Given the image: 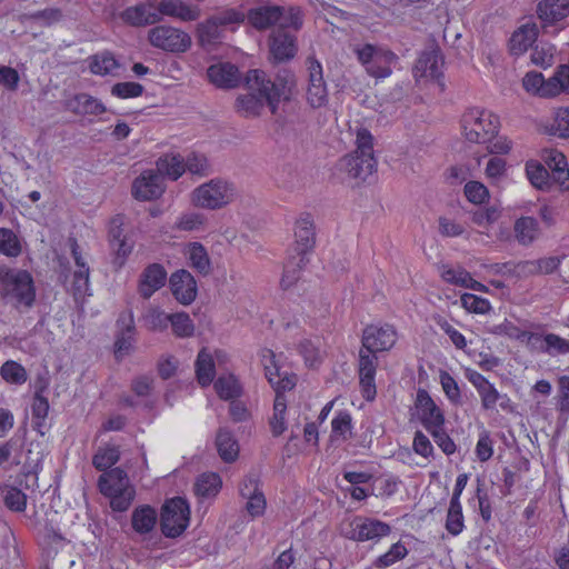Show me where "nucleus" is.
I'll use <instances>...</instances> for the list:
<instances>
[{
	"label": "nucleus",
	"mask_w": 569,
	"mask_h": 569,
	"mask_svg": "<svg viewBox=\"0 0 569 569\" xmlns=\"http://www.w3.org/2000/svg\"><path fill=\"white\" fill-rule=\"evenodd\" d=\"M499 118L485 109H468L461 118L462 134L471 143L489 141L499 132Z\"/></svg>",
	"instance_id": "20e7f679"
},
{
	"label": "nucleus",
	"mask_w": 569,
	"mask_h": 569,
	"mask_svg": "<svg viewBox=\"0 0 569 569\" xmlns=\"http://www.w3.org/2000/svg\"><path fill=\"white\" fill-rule=\"evenodd\" d=\"M98 487L102 495H113L131 486L127 472L121 468H113L99 477Z\"/></svg>",
	"instance_id": "cd10ccee"
},
{
	"label": "nucleus",
	"mask_w": 569,
	"mask_h": 569,
	"mask_svg": "<svg viewBox=\"0 0 569 569\" xmlns=\"http://www.w3.org/2000/svg\"><path fill=\"white\" fill-rule=\"evenodd\" d=\"M198 37L202 46L214 44L219 42L222 37L221 27L213 18H209L206 22L199 26Z\"/></svg>",
	"instance_id": "de8ad7c7"
},
{
	"label": "nucleus",
	"mask_w": 569,
	"mask_h": 569,
	"mask_svg": "<svg viewBox=\"0 0 569 569\" xmlns=\"http://www.w3.org/2000/svg\"><path fill=\"white\" fill-rule=\"evenodd\" d=\"M376 352H368L363 347L359 352V383L365 399L372 401L376 397L377 389L375 376L377 369Z\"/></svg>",
	"instance_id": "4468645a"
},
{
	"label": "nucleus",
	"mask_w": 569,
	"mask_h": 569,
	"mask_svg": "<svg viewBox=\"0 0 569 569\" xmlns=\"http://www.w3.org/2000/svg\"><path fill=\"white\" fill-rule=\"evenodd\" d=\"M234 197V186L217 178L197 187L192 192V202L197 207L216 210L230 203Z\"/></svg>",
	"instance_id": "423d86ee"
},
{
	"label": "nucleus",
	"mask_w": 569,
	"mask_h": 569,
	"mask_svg": "<svg viewBox=\"0 0 569 569\" xmlns=\"http://www.w3.org/2000/svg\"><path fill=\"white\" fill-rule=\"evenodd\" d=\"M46 386L37 389L33 401H32V417H33V429L37 430L41 436L46 435L47 423L46 418L49 412V401L42 396Z\"/></svg>",
	"instance_id": "473e14b6"
},
{
	"label": "nucleus",
	"mask_w": 569,
	"mask_h": 569,
	"mask_svg": "<svg viewBox=\"0 0 569 569\" xmlns=\"http://www.w3.org/2000/svg\"><path fill=\"white\" fill-rule=\"evenodd\" d=\"M407 555L408 549L403 543L398 541L393 543L386 553L378 557L375 560L373 566L378 569H385L403 559Z\"/></svg>",
	"instance_id": "49530a36"
},
{
	"label": "nucleus",
	"mask_w": 569,
	"mask_h": 569,
	"mask_svg": "<svg viewBox=\"0 0 569 569\" xmlns=\"http://www.w3.org/2000/svg\"><path fill=\"white\" fill-rule=\"evenodd\" d=\"M356 146L357 149L355 150V153L366 157H375L373 136L368 129L360 126L356 128Z\"/></svg>",
	"instance_id": "13d9d810"
},
{
	"label": "nucleus",
	"mask_w": 569,
	"mask_h": 569,
	"mask_svg": "<svg viewBox=\"0 0 569 569\" xmlns=\"http://www.w3.org/2000/svg\"><path fill=\"white\" fill-rule=\"evenodd\" d=\"M189 259L191 266L201 274H208L210 272V260L204 247L194 242L189 248Z\"/></svg>",
	"instance_id": "09e8293b"
},
{
	"label": "nucleus",
	"mask_w": 569,
	"mask_h": 569,
	"mask_svg": "<svg viewBox=\"0 0 569 569\" xmlns=\"http://www.w3.org/2000/svg\"><path fill=\"white\" fill-rule=\"evenodd\" d=\"M169 322L176 336L186 338L191 337L194 332V326L189 315L186 312H178L170 315Z\"/></svg>",
	"instance_id": "3c124183"
},
{
	"label": "nucleus",
	"mask_w": 569,
	"mask_h": 569,
	"mask_svg": "<svg viewBox=\"0 0 569 569\" xmlns=\"http://www.w3.org/2000/svg\"><path fill=\"white\" fill-rule=\"evenodd\" d=\"M163 192V179L154 170H144L132 183V196L140 201L158 199Z\"/></svg>",
	"instance_id": "f8f14e48"
},
{
	"label": "nucleus",
	"mask_w": 569,
	"mask_h": 569,
	"mask_svg": "<svg viewBox=\"0 0 569 569\" xmlns=\"http://www.w3.org/2000/svg\"><path fill=\"white\" fill-rule=\"evenodd\" d=\"M307 101L313 109L321 108L328 102V88L323 73H309Z\"/></svg>",
	"instance_id": "c756f323"
},
{
	"label": "nucleus",
	"mask_w": 569,
	"mask_h": 569,
	"mask_svg": "<svg viewBox=\"0 0 569 569\" xmlns=\"http://www.w3.org/2000/svg\"><path fill=\"white\" fill-rule=\"evenodd\" d=\"M398 61V57L391 50L378 46L377 57L375 60L376 71H390V67L395 66Z\"/></svg>",
	"instance_id": "774afa93"
},
{
	"label": "nucleus",
	"mask_w": 569,
	"mask_h": 569,
	"mask_svg": "<svg viewBox=\"0 0 569 569\" xmlns=\"http://www.w3.org/2000/svg\"><path fill=\"white\" fill-rule=\"evenodd\" d=\"M295 251L297 253L308 254L316 243V231L311 216L302 214L296 222L295 228Z\"/></svg>",
	"instance_id": "aec40b11"
},
{
	"label": "nucleus",
	"mask_w": 569,
	"mask_h": 569,
	"mask_svg": "<svg viewBox=\"0 0 569 569\" xmlns=\"http://www.w3.org/2000/svg\"><path fill=\"white\" fill-rule=\"evenodd\" d=\"M2 296L13 302L16 308H31L36 300L32 276L27 270L0 269Z\"/></svg>",
	"instance_id": "7ed1b4c3"
},
{
	"label": "nucleus",
	"mask_w": 569,
	"mask_h": 569,
	"mask_svg": "<svg viewBox=\"0 0 569 569\" xmlns=\"http://www.w3.org/2000/svg\"><path fill=\"white\" fill-rule=\"evenodd\" d=\"M157 511L149 505L139 506L132 511L131 525L133 530L140 535L151 532L157 525Z\"/></svg>",
	"instance_id": "7c9ffc66"
},
{
	"label": "nucleus",
	"mask_w": 569,
	"mask_h": 569,
	"mask_svg": "<svg viewBox=\"0 0 569 569\" xmlns=\"http://www.w3.org/2000/svg\"><path fill=\"white\" fill-rule=\"evenodd\" d=\"M560 263L561 258L559 257L526 260L517 263L512 271L518 274H549L557 270Z\"/></svg>",
	"instance_id": "bb28decb"
},
{
	"label": "nucleus",
	"mask_w": 569,
	"mask_h": 569,
	"mask_svg": "<svg viewBox=\"0 0 569 569\" xmlns=\"http://www.w3.org/2000/svg\"><path fill=\"white\" fill-rule=\"evenodd\" d=\"M440 383L450 402L455 406L461 405V391L455 378L447 371H440Z\"/></svg>",
	"instance_id": "864d4df0"
},
{
	"label": "nucleus",
	"mask_w": 569,
	"mask_h": 569,
	"mask_svg": "<svg viewBox=\"0 0 569 569\" xmlns=\"http://www.w3.org/2000/svg\"><path fill=\"white\" fill-rule=\"evenodd\" d=\"M522 86L527 92L541 98L556 97L561 92L569 93V73H553L545 79L543 73H526Z\"/></svg>",
	"instance_id": "1a4fd4ad"
},
{
	"label": "nucleus",
	"mask_w": 569,
	"mask_h": 569,
	"mask_svg": "<svg viewBox=\"0 0 569 569\" xmlns=\"http://www.w3.org/2000/svg\"><path fill=\"white\" fill-rule=\"evenodd\" d=\"M214 390L223 400H233L242 395V386L233 375L219 377L214 382Z\"/></svg>",
	"instance_id": "e433bc0d"
},
{
	"label": "nucleus",
	"mask_w": 569,
	"mask_h": 569,
	"mask_svg": "<svg viewBox=\"0 0 569 569\" xmlns=\"http://www.w3.org/2000/svg\"><path fill=\"white\" fill-rule=\"evenodd\" d=\"M3 502L8 509L22 512L27 507V496L16 487H9L3 496Z\"/></svg>",
	"instance_id": "bf43d9fd"
},
{
	"label": "nucleus",
	"mask_w": 569,
	"mask_h": 569,
	"mask_svg": "<svg viewBox=\"0 0 569 569\" xmlns=\"http://www.w3.org/2000/svg\"><path fill=\"white\" fill-rule=\"evenodd\" d=\"M167 271L160 263L148 264L140 274L138 292L143 299H149L161 289L167 281Z\"/></svg>",
	"instance_id": "dca6fc26"
},
{
	"label": "nucleus",
	"mask_w": 569,
	"mask_h": 569,
	"mask_svg": "<svg viewBox=\"0 0 569 569\" xmlns=\"http://www.w3.org/2000/svg\"><path fill=\"white\" fill-rule=\"evenodd\" d=\"M21 251V242L16 232L8 228H0V253L16 258Z\"/></svg>",
	"instance_id": "37998d69"
},
{
	"label": "nucleus",
	"mask_w": 569,
	"mask_h": 569,
	"mask_svg": "<svg viewBox=\"0 0 569 569\" xmlns=\"http://www.w3.org/2000/svg\"><path fill=\"white\" fill-rule=\"evenodd\" d=\"M143 87L138 82H118L111 88V93L121 99L141 96Z\"/></svg>",
	"instance_id": "e2e57ef3"
},
{
	"label": "nucleus",
	"mask_w": 569,
	"mask_h": 569,
	"mask_svg": "<svg viewBox=\"0 0 569 569\" xmlns=\"http://www.w3.org/2000/svg\"><path fill=\"white\" fill-rule=\"evenodd\" d=\"M340 532L343 537L355 541L379 540L389 536L391 527L378 519L357 516L341 523Z\"/></svg>",
	"instance_id": "6e6552de"
},
{
	"label": "nucleus",
	"mask_w": 569,
	"mask_h": 569,
	"mask_svg": "<svg viewBox=\"0 0 569 569\" xmlns=\"http://www.w3.org/2000/svg\"><path fill=\"white\" fill-rule=\"evenodd\" d=\"M515 237L522 246H530L540 234L539 223L533 217H521L513 226Z\"/></svg>",
	"instance_id": "2f4dec72"
},
{
	"label": "nucleus",
	"mask_w": 569,
	"mask_h": 569,
	"mask_svg": "<svg viewBox=\"0 0 569 569\" xmlns=\"http://www.w3.org/2000/svg\"><path fill=\"white\" fill-rule=\"evenodd\" d=\"M538 38V27L533 22H527L520 26L510 37L509 50L512 54L525 53Z\"/></svg>",
	"instance_id": "393cba45"
},
{
	"label": "nucleus",
	"mask_w": 569,
	"mask_h": 569,
	"mask_svg": "<svg viewBox=\"0 0 569 569\" xmlns=\"http://www.w3.org/2000/svg\"><path fill=\"white\" fill-rule=\"evenodd\" d=\"M341 166L349 177L366 181L376 171L377 160L375 157H366L353 152L341 160Z\"/></svg>",
	"instance_id": "6ab92c4d"
},
{
	"label": "nucleus",
	"mask_w": 569,
	"mask_h": 569,
	"mask_svg": "<svg viewBox=\"0 0 569 569\" xmlns=\"http://www.w3.org/2000/svg\"><path fill=\"white\" fill-rule=\"evenodd\" d=\"M170 288L174 298L182 305H190L197 297V282L192 274L184 270H177L169 278Z\"/></svg>",
	"instance_id": "2eb2a0df"
},
{
	"label": "nucleus",
	"mask_w": 569,
	"mask_h": 569,
	"mask_svg": "<svg viewBox=\"0 0 569 569\" xmlns=\"http://www.w3.org/2000/svg\"><path fill=\"white\" fill-rule=\"evenodd\" d=\"M216 446L220 458L226 462H232L239 453V446L232 433L227 429H219Z\"/></svg>",
	"instance_id": "f704fd0d"
},
{
	"label": "nucleus",
	"mask_w": 569,
	"mask_h": 569,
	"mask_svg": "<svg viewBox=\"0 0 569 569\" xmlns=\"http://www.w3.org/2000/svg\"><path fill=\"white\" fill-rule=\"evenodd\" d=\"M220 488L221 479L213 472L201 475L194 483L196 493L204 498L216 496Z\"/></svg>",
	"instance_id": "79ce46f5"
},
{
	"label": "nucleus",
	"mask_w": 569,
	"mask_h": 569,
	"mask_svg": "<svg viewBox=\"0 0 569 569\" xmlns=\"http://www.w3.org/2000/svg\"><path fill=\"white\" fill-rule=\"evenodd\" d=\"M545 353L551 357L569 353V340L556 333H546Z\"/></svg>",
	"instance_id": "4d7b16f0"
},
{
	"label": "nucleus",
	"mask_w": 569,
	"mask_h": 569,
	"mask_svg": "<svg viewBox=\"0 0 569 569\" xmlns=\"http://www.w3.org/2000/svg\"><path fill=\"white\" fill-rule=\"evenodd\" d=\"M415 407L421 425L428 432L445 426V415L427 390L418 389Z\"/></svg>",
	"instance_id": "9b49d317"
},
{
	"label": "nucleus",
	"mask_w": 569,
	"mask_h": 569,
	"mask_svg": "<svg viewBox=\"0 0 569 569\" xmlns=\"http://www.w3.org/2000/svg\"><path fill=\"white\" fill-rule=\"evenodd\" d=\"M148 38L153 47L171 52H183L191 46V38L187 32L170 26L152 28Z\"/></svg>",
	"instance_id": "9d476101"
},
{
	"label": "nucleus",
	"mask_w": 569,
	"mask_h": 569,
	"mask_svg": "<svg viewBox=\"0 0 569 569\" xmlns=\"http://www.w3.org/2000/svg\"><path fill=\"white\" fill-rule=\"evenodd\" d=\"M549 133L559 138H569V107L557 110Z\"/></svg>",
	"instance_id": "5fc2aeb1"
},
{
	"label": "nucleus",
	"mask_w": 569,
	"mask_h": 569,
	"mask_svg": "<svg viewBox=\"0 0 569 569\" xmlns=\"http://www.w3.org/2000/svg\"><path fill=\"white\" fill-rule=\"evenodd\" d=\"M157 7L159 20L161 16L179 18L183 21H194L199 17V10L182 0H161Z\"/></svg>",
	"instance_id": "a878e982"
},
{
	"label": "nucleus",
	"mask_w": 569,
	"mask_h": 569,
	"mask_svg": "<svg viewBox=\"0 0 569 569\" xmlns=\"http://www.w3.org/2000/svg\"><path fill=\"white\" fill-rule=\"evenodd\" d=\"M556 47L548 42H540L532 48L530 61L533 66L543 70L552 67L555 62Z\"/></svg>",
	"instance_id": "58836bf2"
},
{
	"label": "nucleus",
	"mask_w": 569,
	"mask_h": 569,
	"mask_svg": "<svg viewBox=\"0 0 569 569\" xmlns=\"http://www.w3.org/2000/svg\"><path fill=\"white\" fill-rule=\"evenodd\" d=\"M445 66V56L437 41L431 38L418 56L413 71H440Z\"/></svg>",
	"instance_id": "4be33fe9"
},
{
	"label": "nucleus",
	"mask_w": 569,
	"mask_h": 569,
	"mask_svg": "<svg viewBox=\"0 0 569 569\" xmlns=\"http://www.w3.org/2000/svg\"><path fill=\"white\" fill-rule=\"evenodd\" d=\"M134 488L128 487L120 492H113V495H104L110 499V507L114 511L123 512L129 509L134 499Z\"/></svg>",
	"instance_id": "6e6d98bb"
},
{
	"label": "nucleus",
	"mask_w": 569,
	"mask_h": 569,
	"mask_svg": "<svg viewBox=\"0 0 569 569\" xmlns=\"http://www.w3.org/2000/svg\"><path fill=\"white\" fill-rule=\"evenodd\" d=\"M170 315L164 313L159 309L150 310L146 317V326L149 330L161 331L167 328L169 323Z\"/></svg>",
	"instance_id": "69168bd1"
},
{
	"label": "nucleus",
	"mask_w": 569,
	"mask_h": 569,
	"mask_svg": "<svg viewBox=\"0 0 569 569\" xmlns=\"http://www.w3.org/2000/svg\"><path fill=\"white\" fill-rule=\"evenodd\" d=\"M526 174L530 183L540 190H546L550 186V172L539 161L530 160L526 163Z\"/></svg>",
	"instance_id": "4c0bfd02"
},
{
	"label": "nucleus",
	"mask_w": 569,
	"mask_h": 569,
	"mask_svg": "<svg viewBox=\"0 0 569 569\" xmlns=\"http://www.w3.org/2000/svg\"><path fill=\"white\" fill-rule=\"evenodd\" d=\"M308 262L309 259L306 254L296 252L295 256H291L283 268L281 287L283 289L292 287L300 279V273Z\"/></svg>",
	"instance_id": "72a5a7b5"
},
{
	"label": "nucleus",
	"mask_w": 569,
	"mask_h": 569,
	"mask_svg": "<svg viewBox=\"0 0 569 569\" xmlns=\"http://www.w3.org/2000/svg\"><path fill=\"white\" fill-rule=\"evenodd\" d=\"M247 20L257 31L280 27H291L293 30L300 31L303 27L305 14L299 6H279L263 0L248 10Z\"/></svg>",
	"instance_id": "f03ea898"
},
{
	"label": "nucleus",
	"mask_w": 569,
	"mask_h": 569,
	"mask_svg": "<svg viewBox=\"0 0 569 569\" xmlns=\"http://www.w3.org/2000/svg\"><path fill=\"white\" fill-rule=\"evenodd\" d=\"M461 303L466 310L475 313H486L490 309V303L487 299L472 293L462 295Z\"/></svg>",
	"instance_id": "0e129e2a"
},
{
	"label": "nucleus",
	"mask_w": 569,
	"mask_h": 569,
	"mask_svg": "<svg viewBox=\"0 0 569 569\" xmlns=\"http://www.w3.org/2000/svg\"><path fill=\"white\" fill-rule=\"evenodd\" d=\"M463 192L466 198L475 204L483 203L489 198L488 188L479 181L467 182Z\"/></svg>",
	"instance_id": "052dcab7"
},
{
	"label": "nucleus",
	"mask_w": 569,
	"mask_h": 569,
	"mask_svg": "<svg viewBox=\"0 0 569 569\" xmlns=\"http://www.w3.org/2000/svg\"><path fill=\"white\" fill-rule=\"evenodd\" d=\"M397 340V332L390 325L382 327L368 326L363 330L362 347L368 352L389 350Z\"/></svg>",
	"instance_id": "ddd939ff"
},
{
	"label": "nucleus",
	"mask_w": 569,
	"mask_h": 569,
	"mask_svg": "<svg viewBox=\"0 0 569 569\" xmlns=\"http://www.w3.org/2000/svg\"><path fill=\"white\" fill-rule=\"evenodd\" d=\"M190 521V507L186 499L174 497L161 507L160 528L167 538H177L184 532Z\"/></svg>",
	"instance_id": "0eeeda50"
},
{
	"label": "nucleus",
	"mask_w": 569,
	"mask_h": 569,
	"mask_svg": "<svg viewBox=\"0 0 569 569\" xmlns=\"http://www.w3.org/2000/svg\"><path fill=\"white\" fill-rule=\"evenodd\" d=\"M120 459V450L117 446L100 448L92 458V465L100 471H106Z\"/></svg>",
	"instance_id": "a19ab883"
},
{
	"label": "nucleus",
	"mask_w": 569,
	"mask_h": 569,
	"mask_svg": "<svg viewBox=\"0 0 569 569\" xmlns=\"http://www.w3.org/2000/svg\"><path fill=\"white\" fill-rule=\"evenodd\" d=\"M550 177L565 189H569V164L562 152L556 149H545L541 154Z\"/></svg>",
	"instance_id": "a211bd4d"
},
{
	"label": "nucleus",
	"mask_w": 569,
	"mask_h": 569,
	"mask_svg": "<svg viewBox=\"0 0 569 569\" xmlns=\"http://www.w3.org/2000/svg\"><path fill=\"white\" fill-rule=\"evenodd\" d=\"M196 373L198 382L202 387L209 386L214 378L216 369L212 356L202 349L196 360Z\"/></svg>",
	"instance_id": "c9c22d12"
},
{
	"label": "nucleus",
	"mask_w": 569,
	"mask_h": 569,
	"mask_svg": "<svg viewBox=\"0 0 569 569\" xmlns=\"http://www.w3.org/2000/svg\"><path fill=\"white\" fill-rule=\"evenodd\" d=\"M477 392L479 393L481 406L485 410H493L497 402L502 398L496 387L489 381Z\"/></svg>",
	"instance_id": "680f3d73"
},
{
	"label": "nucleus",
	"mask_w": 569,
	"mask_h": 569,
	"mask_svg": "<svg viewBox=\"0 0 569 569\" xmlns=\"http://www.w3.org/2000/svg\"><path fill=\"white\" fill-rule=\"evenodd\" d=\"M157 170H154L158 174H161L162 179L164 177L170 180H178L184 172V158L179 153H167L160 157L156 161Z\"/></svg>",
	"instance_id": "c85d7f7f"
},
{
	"label": "nucleus",
	"mask_w": 569,
	"mask_h": 569,
	"mask_svg": "<svg viewBox=\"0 0 569 569\" xmlns=\"http://www.w3.org/2000/svg\"><path fill=\"white\" fill-rule=\"evenodd\" d=\"M89 71H112L120 68L119 61L110 51H102L88 58Z\"/></svg>",
	"instance_id": "c03bdc74"
},
{
	"label": "nucleus",
	"mask_w": 569,
	"mask_h": 569,
	"mask_svg": "<svg viewBox=\"0 0 569 569\" xmlns=\"http://www.w3.org/2000/svg\"><path fill=\"white\" fill-rule=\"evenodd\" d=\"M465 528L460 502H450L446 519V529L452 536L459 535Z\"/></svg>",
	"instance_id": "8fccbe9b"
},
{
	"label": "nucleus",
	"mask_w": 569,
	"mask_h": 569,
	"mask_svg": "<svg viewBox=\"0 0 569 569\" xmlns=\"http://www.w3.org/2000/svg\"><path fill=\"white\" fill-rule=\"evenodd\" d=\"M119 333L114 342V355L117 358L128 355L132 349L136 331L133 313L131 310L122 312L118 320Z\"/></svg>",
	"instance_id": "f3484780"
},
{
	"label": "nucleus",
	"mask_w": 569,
	"mask_h": 569,
	"mask_svg": "<svg viewBox=\"0 0 569 569\" xmlns=\"http://www.w3.org/2000/svg\"><path fill=\"white\" fill-rule=\"evenodd\" d=\"M291 27H280L271 30L267 38L268 61L272 66L286 64L292 61L299 50L298 33Z\"/></svg>",
	"instance_id": "39448f33"
},
{
	"label": "nucleus",
	"mask_w": 569,
	"mask_h": 569,
	"mask_svg": "<svg viewBox=\"0 0 569 569\" xmlns=\"http://www.w3.org/2000/svg\"><path fill=\"white\" fill-rule=\"evenodd\" d=\"M539 19L543 28L563 20L569 14L568 0H542L537 8Z\"/></svg>",
	"instance_id": "5701e85b"
},
{
	"label": "nucleus",
	"mask_w": 569,
	"mask_h": 569,
	"mask_svg": "<svg viewBox=\"0 0 569 569\" xmlns=\"http://www.w3.org/2000/svg\"><path fill=\"white\" fill-rule=\"evenodd\" d=\"M64 108L81 116H98L106 111V107L101 101L87 93H78L66 99Z\"/></svg>",
	"instance_id": "b1692460"
},
{
	"label": "nucleus",
	"mask_w": 569,
	"mask_h": 569,
	"mask_svg": "<svg viewBox=\"0 0 569 569\" xmlns=\"http://www.w3.org/2000/svg\"><path fill=\"white\" fill-rule=\"evenodd\" d=\"M218 89L243 86L246 93L234 101L236 112L243 118H258L267 107L276 116L281 102L291 100L296 82L288 73H203Z\"/></svg>",
	"instance_id": "f257e3e1"
},
{
	"label": "nucleus",
	"mask_w": 569,
	"mask_h": 569,
	"mask_svg": "<svg viewBox=\"0 0 569 569\" xmlns=\"http://www.w3.org/2000/svg\"><path fill=\"white\" fill-rule=\"evenodd\" d=\"M286 411L287 401L284 396H276L273 402V415L269 422L273 437H279L287 429Z\"/></svg>",
	"instance_id": "ea45409f"
},
{
	"label": "nucleus",
	"mask_w": 569,
	"mask_h": 569,
	"mask_svg": "<svg viewBox=\"0 0 569 569\" xmlns=\"http://www.w3.org/2000/svg\"><path fill=\"white\" fill-rule=\"evenodd\" d=\"M186 171L198 174L200 177L207 176L210 172V164L207 157L202 153L191 152L184 159Z\"/></svg>",
	"instance_id": "603ef678"
},
{
	"label": "nucleus",
	"mask_w": 569,
	"mask_h": 569,
	"mask_svg": "<svg viewBox=\"0 0 569 569\" xmlns=\"http://www.w3.org/2000/svg\"><path fill=\"white\" fill-rule=\"evenodd\" d=\"M500 211L496 207L478 209L472 213V222L479 227L495 223L500 218Z\"/></svg>",
	"instance_id": "338daca9"
},
{
	"label": "nucleus",
	"mask_w": 569,
	"mask_h": 569,
	"mask_svg": "<svg viewBox=\"0 0 569 569\" xmlns=\"http://www.w3.org/2000/svg\"><path fill=\"white\" fill-rule=\"evenodd\" d=\"M0 376L7 382L14 385H22L28 379L24 367L13 360H8L1 366Z\"/></svg>",
	"instance_id": "a18cd8bd"
},
{
	"label": "nucleus",
	"mask_w": 569,
	"mask_h": 569,
	"mask_svg": "<svg viewBox=\"0 0 569 569\" xmlns=\"http://www.w3.org/2000/svg\"><path fill=\"white\" fill-rule=\"evenodd\" d=\"M121 18L131 26L141 27L158 22L159 11H157V7L152 2H140L124 9Z\"/></svg>",
	"instance_id": "412c9836"
}]
</instances>
